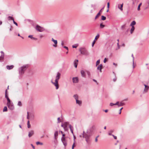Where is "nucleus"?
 Here are the masks:
<instances>
[{
	"label": "nucleus",
	"instance_id": "obj_1",
	"mask_svg": "<svg viewBox=\"0 0 149 149\" xmlns=\"http://www.w3.org/2000/svg\"><path fill=\"white\" fill-rule=\"evenodd\" d=\"M28 66L27 64L24 65L19 68L18 71L20 75H22L24 74V72L28 68Z\"/></svg>",
	"mask_w": 149,
	"mask_h": 149
},
{
	"label": "nucleus",
	"instance_id": "obj_2",
	"mask_svg": "<svg viewBox=\"0 0 149 149\" xmlns=\"http://www.w3.org/2000/svg\"><path fill=\"white\" fill-rule=\"evenodd\" d=\"M79 51L80 52L81 54L82 55L88 56L89 54V52L85 47H80L79 49Z\"/></svg>",
	"mask_w": 149,
	"mask_h": 149
},
{
	"label": "nucleus",
	"instance_id": "obj_3",
	"mask_svg": "<svg viewBox=\"0 0 149 149\" xmlns=\"http://www.w3.org/2000/svg\"><path fill=\"white\" fill-rule=\"evenodd\" d=\"M35 29L36 31L39 32H42L45 30V29L43 27H41L38 25H36Z\"/></svg>",
	"mask_w": 149,
	"mask_h": 149
},
{
	"label": "nucleus",
	"instance_id": "obj_4",
	"mask_svg": "<svg viewBox=\"0 0 149 149\" xmlns=\"http://www.w3.org/2000/svg\"><path fill=\"white\" fill-rule=\"evenodd\" d=\"M95 129V127L94 125H93L92 127L89 128L87 131V133L91 135L93 132L94 130Z\"/></svg>",
	"mask_w": 149,
	"mask_h": 149
},
{
	"label": "nucleus",
	"instance_id": "obj_5",
	"mask_svg": "<svg viewBox=\"0 0 149 149\" xmlns=\"http://www.w3.org/2000/svg\"><path fill=\"white\" fill-rule=\"evenodd\" d=\"M92 135L91 134H89L87 133V132L86 133H85V134H83V137L84 138H85V139H90V137Z\"/></svg>",
	"mask_w": 149,
	"mask_h": 149
},
{
	"label": "nucleus",
	"instance_id": "obj_6",
	"mask_svg": "<svg viewBox=\"0 0 149 149\" xmlns=\"http://www.w3.org/2000/svg\"><path fill=\"white\" fill-rule=\"evenodd\" d=\"M7 105L8 108L11 110H13L14 108V107L13 104L12 103H11V101L10 104H8V102H7Z\"/></svg>",
	"mask_w": 149,
	"mask_h": 149
},
{
	"label": "nucleus",
	"instance_id": "obj_7",
	"mask_svg": "<svg viewBox=\"0 0 149 149\" xmlns=\"http://www.w3.org/2000/svg\"><path fill=\"white\" fill-rule=\"evenodd\" d=\"M52 83L56 87V89L57 90L59 88V85L58 81H55V82H53L52 80L51 81Z\"/></svg>",
	"mask_w": 149,
	"mask_h": 149
},
{
	"label": "nucleus",
	"instance_id": "obj_8",
	"mask_svg": "<svg viewBox=\"0 0 149 149\" xmlns=\"http://www.w3.org/2000/svg\"><path fill=\"white\" fill-rule=\"evenodd\" d=\"M61 76V74L59 72H57V75L56 77V79L55 81H58L59 79L60 78Z\"/></svg>",
	"mask_w": 149,
	"mask_h": 149
},
{
	"label": "nucleus",
	"instance_id": "obj_9",
	"mask_svg": "<svg viewBox=\"0 0 149 149\" xmlns=\"http://www.w3.org/2000/svg\"><path fill=\"white\" fill-rule=\"evenodd\" d=\"M52 41L54 42V45H53V46L55 47H56L57 46V41L56 40H55L53 38L52 39Z\"/></svg>",
	"mask_w": 149,
	"mask_h": 149
},
{
	"label": "nucleus",
	"instance_id": "obj_10",
	"mask_svg": "<svg viewBox=\"0 0 149 149\" xmlns=\"http://www.w3.org/2000/svg\"><path fill=\"white\" fill-rule=\"evenodd\" d=\"M100 36V35L99 34H98L97 35L95 38V39L93 41V42L92 44V47H93L94 45V44L95 43V41H96V40H97L98 38H99Z\"/></svg>",
	"mask_w": 149,
	"mask_h": 149
},
{
	"label": "nucleus",
	"instance_id": "obj_11",
	"mask_svg": "<svg viewBox=\"0 0 149 149\" xmlns=\"http://www.w3.org/2000/svg\"><path fill=\"white\" fill-rule=\"evenodd\" d=\"M61 140L64 146H66L67 145V142L65 138L61 139Z\"/></svg>",
	"mask_w": 149,
	"mask_h": 149
},
{
	"label": "nucleus",
	"instance_id": "obj_12",
	"mask_svg": "<svg viewBox=\"0 0 149 149\" xmlns=\"http://www.w3.org/2000/svg\"><path fill=\"white\" fill-rule=\"evenodd\" d=\"M72 81L73 83H77L79 82L78 78L77 77H73L72 78Z\"/></svg>",
	"mask_w": 149,
	"mask_h": 149
},
{
	"label": "nucleus",
	"instance_id": "obj_13",
	"mask_svg": "<svg viewBox=\"0 0 149 149\" xmlns=\"http://www.w3.org/2000/svg\"><path fill=\"white\" fill-rule=\"evenodd\" d=\"M34 134V132L33 130H31L29 132L28 136L29 137H31Z\"/></svg>",
	"mask_w": 149,
	"mask_h": 149
},
{
	"label": "nucleus",
	"instance_id": "obj_14",
	"mask_svg": "<svg viewBox=\"0 0 149 149\" xmlns=\"http://www.w3.org/2000/svg\"><path fill=\"white\" fill-rule=\"evenodd\" d=\"M103 66L102 65V64H100V65H99L97 67V69L98 70H99L100 71V72H102V68Z\"/></svg>",
	"mask_w": 149,
	"mask_h": 149
},
{
	"label": "nucleus",
	"instance_id": "obj_15",
	"mask_svg": "<svg viewBox=\"0 0 149 149\" xmlns=\"http://www.w3.org/2000/svg\"><path fill=\"white\" fill-rule=\"evenodd\" d=\"M123 3L121 4H118V8L121 11L123 10Z\"/></svg>",
	"mask_w": 149,
	"mask_h": 149
},
{
	"label": "nucleus",
	"instance_id": "obj_16",
	"mask_svg": "<svg viewBox=\"0 0 149 149\" xmlns=\"http://www.w3.org/2000/svg\"><path fill=\"white\" fill-rule=\"evenodd\" d=\"M69 127L70 129V130L73 135H74L73 133V128L72 126L70 124L69 125Z\"/></svg>",
	"mask_w": 149,
	"mask_h": 149
},
{
	"label": "nucleus",
	"instance_id": "obj_17",
	"mask_svg": "<svg viewBox=\"0 0 149 149\" xmlns=\"http://www.w3.org/2000/svg\"><path fill=\"white\" fill-rule=\"evenodd\" d=\"M144 86L145 87V88L144 89V91L146 92H147L149 88V87L147 85H146L145 84H144Z\"/></svg>",
	"mask_w": 149,
	"mask_h": 149
},
{
	"label": "nucleus",
	"instance_id": "obj_18",
	"mask_svg": "<svg viewBox=\"0 0 149 149\" xmlns=\"http://www.w3.org/2000/svg\"><path fill=\"white\" fill-rule=\"evenodd\" d=\"M78 62V60H76L74 61V66L76 68L77 67Z\"/></svg>",
	"mask_w": 149,
	"mask_h": 149
},
{
	"label": "nucleus",
	"instance_id": "obj_19",
	"mask_svg": "<svg viewBox=\"0 0 149 149\" xmlns=\"http://www.w3.org/2000/svg\"><path fill=\"white\" fill-rule=\"evenodd\" d=\"M14 67V66L13 65H7L6 68L8 70H11Z\"/></svg>",
	"mask_w": 149,
	"mask_h": 149
},
{
	"label": "nucleus",
	"instance_id": "obj_20",
	"mask_svg": "<svg viewBox=\"0 0 149 149\" xmlns=\"http://www.w3.org/2000/svg\"><path fill=\"white\" fill-rule=\"evenodd\" d=\"M81 75L82 77H85L86 76V74L85 73L84 71L83 70H81Z\"/></svg>",
	"mask_w": 149,
	"mask_h": 149
},
{
	"label": "nucleus",
	"instance_id": "obj_21",
	"mask_svg": "<svg viewBox=\"0 0 149 149\" xmlns=\"http://www.w3.org/2000/svg\"><path fill=\"white\" fill-rule=\"evenodd\" d=\"M5 97L6 99L8 102V104H10V102L11 101L9 99L8 97V95H5Z\"/></svg>",
	"mask_w": 149,
	"mask_h": 149
},
{
	"label": "nucleus",
	"instance_id": "obj_22",
	"mask_svg": "<svg viewBox=\"0 0 149 149\" xmlns=\"http://www.w3.org/2000/svg\"><path fill=\"white\" fill-rule=\"evenodd\" d=\"M28 37V38H30L31 39L33 40H37V38L33 37L32 35H29Z\"/></svg>",
	"mask_w": 149,
	"mask_h": 149
},
{
	"label": "nucleus",
	"instance_id": "obj_23",
	"mask_svg": "<svg viewBox=\"0 0 149 149\" xmlns=\"http://www.w3.org/2000/svg\"><path fill=\"white\" fill-rule=\"evenodd\" d=\"M58 135V132L57 131H56L54 134V139H57V137H56Z\"/></svg>",
	"mask_w": 149,
	"mask_h": 149
},
{
	"label": "nucleus",
	"instance_id": "obj_24",
	"mask_svg": "<svg viewBox=\"0 0 149 149\" xmlns=\"http://www.w3.org/2000/svg\"><path fill=\"white\" fill-rule=\"evenodd\" d=\"M76 103L78 104L80 106L82 102L81 101L78 100H76Z\"/></svg>",
	"mask_w": 149,
	"mask_h": 149
},
{
	"label": "nucleus",
	"instance_id": "obj_25",
	"mask_svg": "<svg viewBox=\"0 0 149 149\" xmlns=\"http://www.w3.org/2000/svg\"><path fill=\"white\" fill-rule=\"evenodd\" d=\"M136 24V22L135 21H133L130 24V26L132 27L133 26H134V25H135Z\"/></svg>",
	"mask_w": 149,
	"mask_h": 149
},
{
	"label": "nucleus",
	"instance_id": "obj_26",
	"mask_svg": "<svg viewBox=\"0 0 149 149\" xmlns=\"http://www.w3.org/2000/svg\"><path fill=\"white\" fill-rule=\"evenodd\" d=\"M7 19L8 20H12L14 19V18L11 16H9L7 17Z\"/></svg>",
	"mask_w": 149,
	"mask_h": 149
},
{
	"label": "nucleus",
	"instance_id": "obj_27",
	"mask_svg": "<svg viewBox=\"0 0 149 149\" xmlns=\"http://www.w3.org/2000/svg\"><path fill=\"white\" fill-rule=\"evenodd\" d=\"M65 127H68V125H69V122H65L64 123Z\"/></svg>",
	"mask_w": 149,
	"mask_h": 149
},
{
	"label": "nucleus",
	"instance_id": "obj_28",
	"mask_svg": "<svg viewBox=\"0 0 149 149\" xmlns=\"http://www.w3.org/2000/svg\"><path fill=\"white\" fill-rule=\"evenodd\" d=\"M135 29V28L134 26H133L132 27V28L130 30V33L131 34L134 31Z\"/></svg>",
	"mask_w": 149,
	"mask_h": 149
},
{
	"label": "nucleus",
	"instance_id": "obj_29",
	"mask_svg": "<svg viewBox=\"0 0 149 149\" xmlns=\"http://www.w3.org/2000/svg\"><path fill=\"white\" fill-rule=\"evenodd\" d=\"M73 97L76 100H78V96L77 94L74 95L73 96Z\"/></svg>",
	"mask_w": 149,
	"mask_h": 149
},
{
	"label": "nucleus",
	"instance_id": "obj_30",
	"mask_svg": "<svg viewBox=\"0 0 149 149\" xmlns=\"http://www.w3.org/2000/svg\"><path fill=\"white\" fill-rule=\"evenodd\" d=\"M4 58V56H3V55H1L0 56V62H2V61L3 60Z\"/></svg>",
	"mask_w": 149,
	"mask_h": 149
},
{
	"label": "nucleus",
	"instance_id": "obj_31",
	"mask_svg": "<svg viewBox=\"0 0 149 149\" xmlns=\"http://www.w3.org/2000/svg\"><path fill=\"white\" fill-rule=\"evenodd\" d=\"M101 14L100 13L98 12V13L95 16V19H96L101 15Z\"/></svg>",
	"mask_w": 149,
	"mask_h": 149
},
{
	"label": "nucleus",
	"instance_id": "obj_32",
	"mask_svg": "<svg viewBox=\"0 0 149 149\" xmlns=\"http://www.w3.org/2000/svg\"><path fill=\"white\" fill-rule=\"evenodd\" d=\"M106 19V17L103 16V15H102L101 16V20H105Z\"/></svg>",
	"mask_w": 149,
	"mask_h": 149
},
{
	"label": "nucleus",
	"instance_id": "obj_33",
	"mask_svg": "<svg viewBox=\"0 0 149 149\" xmlns=\"http://www.w3.org/2000/svg\"><path fill=\"white\" fill-rule=\"evenodd\" d=\"M7 107L6 106H5V107L4 108H3V112H6V111H7Z\"/></svg>",
	"mask_w": 149,
	"mask_h": 149
},
{
	"label": "nucleus",
	"instance_id": "obj_34",
	"mask_svg": "<svg viewBox=\"0 0 149 149\" xmlns=\"http://www.w3.org/2000/svg\"><path fill=\"white\" fill-rule=\"evenodd\" d=\"M91 6L93 8L94 10H96V7L95 5H92Z\"/></svg>",
	"mask_w": 149,
	"mask_h": 149
},
{
	"label": "nucleus",
	"instance_id": "obj_35",
	"mask_svg": "<svg viewBox=\"0 0 149 149\" xmlns=\"http://www.w3.org/2000/svg\"><path fill=\"white\" fill-rule=\"evenodd\" d=\"M27 127L28 128H30L31 127V125L30 124V122L29 120L27 121Z\"/></svg>",
	"mask_w": 149,
	"mask_h": 149
},
{
	"label": "nucleus",
	"instance_id": "obj_36",
	"mask_svg": "<svg viewBox=\"0 0 149 149\" xmlns=\"http://www.w3.org/2000/svg\"><path fill=\"white\" fill-rule=\"evenodd\" d=\"M105 26L102 23H101L100 25V27L101 29L103 28L104 27H105Z\"/></svg>",
	"mask_w": 149,
	"mask_h": 149
},
{
	"label": "nucleus",
	"instance_id": "obj_37",
	"mask_svg": "<svg viewBox=\"0 0 149 149\" xmlns=\"http://www.w3.org/2000/svg\"><path fill=\"white\" fill-rule=\"evenodd\" d=\"M141 5H142V3H141L139 4V6H138V8H137V10H138L139 11L140 10V7L141 6Z\"/></svg>",
	"mask_w": 149,
	"mask_h": 149
},
{
	"label": "nucleus",
	"instance_id": "obj_38",
	"mask_svg": "<svg viewBox=\"0 0 149 149\" xmlns=\"http://www.w3.org/2000/svg\"><path fill=\"white\" fill-rule=\"evenodd\" d=\"M36 143L37 145H42L43 144V143H41L39 141H37Z\"/></svg>",
	"mask_w": 149,
	"mask_h": 149
},
{
	"label": "nucleus",
	"instance_id": "obj_39",
	"mask_svg": "<svg viewBox=\"0 0 149 149\" xmlns=\"http://www.w3.org/2000/svg\"><path fill=\"white\" fill-rule=\"evenodd\" d=\"M125 104L123 102H120V103H119V107L120 106H123Z\"/></svg>",
	"mask_w": 149,
	"mask_h": 149
},
{
	"label": "nucleus",
	"instance_id": "obj_40",
	"mask_svg": "<svg viewBox=\"0 0 149 149\" xmlns=\"http://www.w3.org/2000/svg\"><path fill=\"white\" fill-rule=\"evenodd\" d=\"M100 59L98 60L96 62V66H97L98 65H99L100 63Z\"/></svg>",
	"mask_w": 149,
	"mask_h": 149
},
{
	"label": "nucleus",
	"instance_id": "obj_41",
	"mask_svg": "<svg viewBox=\"0 0 149 149\" xmlns=\"http://www.w3.org/2000/svg\"><path fill=\"white\" fill-rule=\"evenodd\" d=\"M132 57L133 58V68H134V56H133V54H132Z\"/></svg>",
	"mask_w": 149,
	"mask_h": 149
},
{
	"label": "nucleus",
	"instance_id": "obj_42",
	"mask_svg": "<svg viewBox=\"0 0 149 149\" xmlns=\"http://www.w3.org/2000/svg\"><path fill=\"white\" fill-rule=\"evenodd\" d=\"M125 26H126L125 24L122 25L121 26V29L122 30L124 29V28H125Z\"/></svg>",
	"mask_w": 149,
	"mask_h": 149
},
{
	"label": "nucleus",
	"instance_id": "obj_43",
	"mask_svg": "<svg viewBox=\"0 0 149 149\" xmlns=\"http://www.w3.org/2000/svg\"><path fill=\"white\" fill-rule=\"evenodd\" d=\"M18 105L20 106H22V103L21 101H19L18 102Z\"/></svg>",
	"mask_w": 149,
	"mask_h": 149
},
{
	"label": "nucleus",
	"instance_id": "obj_44",
	"mask_svg": "<svg viewBox=\"0 0 149 149\" xmlns=\"http://www.w3.org/2000/svg\"><path fill=\"white\" fill-rule=\"evenodd\" d=\"M104 7L103 8H102L99 11V13H100L101 14L102 13V10L104 9Z\"/></svg>",
	"mask_w": 149,
	"mask_h": 149
},
{
	"label": "nucleus",
	"instance_id": "obj_45",
	"mask_svg": "<svg viewBox=\"0 0 149 149\" xmlns=\"http://www.w3.org/2000/svg\"><path fill=\"white\" fill-rule=\"evenodd\" d=\"M75 142H74L72 145V149H74V147L75 146Z\"/></svg>",
	"mask_w": 149,
	"mask_h": 149
},
{
	"label": "nucleus",
	"instance_id": "obj_46",
	"mask_svg": "<svg viewBox=\"0 0 149 149\" xmlns=\"http://www.w3.org/2000/svg\"><path fill=\"white\" fill-rule=\"evenodd\" d=\"M57 120H58V123H60L61 122V120L60 119V117H58V118H57Z\"/></svg>",
	"mask_w": 149,
	"mask_h": 149
},
{
	"label": "nucleus",
	"instance_id": "obj_47",
	"mask_svg": "<svg viewBox=\"0 0 149 149\" xmlns=\"http://www.w3.org/2000/svg\"><path fill=\"white\" fill-rule=\"evenodd\" d=\"M27 119H29V112H27Z\"/></svg>",
	"mask_w": 149,
	"mask_h": 149
},
{
	"label": "nucleus",
	"instance_id": "obj_48",
	"mask_svg": "<svg viewBox=\"0 0 149 149\" xmlns=\"http://www.w3.org/2000/svg\"><path fill=\"white\" fill-rule=\"evenodd\" d=\"M64 128V130L66 131H67L68 130V127H64V128Z\"/></svg>",
	"mask_w": 149,
	"mask_h": 149
},
{
	"label": "nucleus",
	"instance_id": "obj_49",
	"mask_svg": "<svg viewBox=\"0 0 149 149\" xmlns=\"http://www.w3.org/2000/svg\"><path fill=\"white\" fill-rule=\"evenodd\" d=\"M119 102L118 101L116 103L114 104L115 105H117L118 107H119Z\"/></svg>",
	"mask_w": 149,
	"mask_h": 149
},
{
	"label": "nucleus",
	"instance_id": "obj_50",
	"mask_svg": "<svg viewBox=\"0 0 149 149\" xmlns=\"http://www.w3.org/2000/svg\"><path fill=\"white\" fill-rule=\"evenodd\" d=\"M13 23L14 24H15L16 26H18L16 22H15V21L14 19H13Z\"/></svg>",
	"mask_w": 149,
	"mask_h": 149
},
{
	"label": "nucleus",
	"instance_id": "obj_51",
	"mask_svg": "<svg viewBox=\"0 0 149 149\" xmlns=\"http://www.w3.org/2000/svg\"><path fill=\"white\" fill-rule=\"evenodd\" d=\"M85 140L87 143H88V142L90 141V139H85Z\"/></svg>",
	"mask_w": 149,
	"mask_h": 149
},
{
	"label": "nucleus",
	"instance_id": "obj_52",
	"mask_svg": "<svg viewBox=\"0 0 149 149\" xmlns=\"http://www.w3.org/2000/svg\"><path fill=\"white\" fill-rule=\"evenodd\" d=\"M64 48L65 49H66L68 51V47L66 46H63Z\"/></svg>",
	"mask_w": 149,
	"mask_h": 149
},
{
	"label": "nucleus",
	"instance_id": "obj_53",
	"mask_svg": "<svg viewBox=\"0 0 149 149\" xmlns=\"http://www.w3.org/2000/svg\"><path fill=\"white\" fill-rule=\"evenodd\" d=\"M123 107H122L121 108H120V109L119 110V114H120L121 113V110L123 109Z\"/></svg>",
	"mask_w": 149,
	"mask_h": 149
},
{
	"label": "nucleus",
	"instance_id": "obj_54",
	"mask_svg": "<svg viewBox=\"0 0 149 149\" xmlns=\"http://www.w3.org/2000/svg\"><path fill=\"white\" fill-rule=\"evenodd\" d=\"M114 105V104H113V103H111L110 104V105L111 106H113V105Z\"/></svg>",
	"mask_w": 149,
	"mask_h": 149
},
{
	"label": "nucleus",
	"instance_id": "obj_55",
	"mask_svg": "<svg viewBox=\"0 0 149 149\" xmlns=\"http://www.w3.org/2000/svg\"><path fill=\"white\" fill-rule=\"evenodd\" d=\"M116 79H117V78L116 77H115V78L113 79V80L114 82H115L116 80Z\"/></svg>",
	"mask_w": 149,
	"mask_h": 149
},
{
	"label": "nucleus",
	"instance_id": "obj_56",
	"mask_svg": "<svg viewBox=\"0 0 149 149\" xmlns=\"http://www.w3.org/2000/svg\"><path fill=\"white\" fill-rule=\"evenodd\" d=\"M72 47L73 48H76L77 47V46H76L75 45H72Z\"/></svg>",
	"mask_w": 149,
	"mask_h": 149
},
{
	"label": "nucleus",
	"instance_id": "obj_57",
	"mask_svg": "<svg viewBox=\"0 0 149 149\" xmlns=\"http://www.w3.org/2000/svg\"><path fill=\"white\" fill-rule=\"evenodd\" d=\"M107 59L106 58H105L104 60V63H105L107 61Z\"/></svg>",
	"mask_w": 149,
	"mask_h": 149
},
{
	"label": "nucleus",
	"instance_id": "obj_58",
	"mask_svg": "<svg viewBox=\"0 0 149 149\" xmlns=\"http://www.w3.org/2000/svg\"><path fill=\"white\" fill-rule=\"evenodd\" d=\"M62 134V136L61 138V139H63V138H65V134Z\"/></svg>",
	"mask_w": 149,
	"mask_h": 149
},
{
	"label": "nucleus",
	"instance_id": "obj_59",
	"mask_svg": "<svg viewBox=\"0 0 149 149\" xmlns=\"http://www.w3.org/2000/svg\"><path fill=\"white\" fill-rule=\"evenodd\" d=\"M112 136H113V137H114V138L115 139H117V137L116 136H115L114 135H113Z\"/></svg>",
	"mask_w": 149,
	"mask_h": 149
},
{
	"label": "nucleus",
	"instance_id": "obj_60",
	"mask_svg": "<svg viewBox=\"0 0 149 149\" xmlns=\"http://www.w3.org/2000/svg\"><path fill=\"white\" fill-rule=\"evenodd\" d=\"M107 7L108 8H109V2L107 3Z\"/></svg>",
	"mask_w": 149,
	"mask_h": 149
},
{
	"label": "nucleus",
	"instance_id": "obj_61",
	"mask_svg": "<svg viewBox=\"0 0 149 149\" xmlns=\"http://www.w3.org/2000/svg\"><path fill=\"white\" fill-rule=\"evenodd\" d=\"M1 55H3V56H4V52L3 51H1Z\"/></svg>",
	"mask_w": 149,
	"mask_h": 149
},
{
	"label": "nucleus",
	"instance_id": "obj_62",
	"mask_svg": "<svg viewBox=\"0 0 149 149\" xmlns=\"http://www.w3.org/2000/svg\"><path fill=\"white\" fill-rule=\"evenodd\" d=\"M73 135V137H74V142H75V139H76V137L74 135Z\"/></svg>",
	"mask_w": 149,
	"mask_h": 149
},
{
	"label": "nucleus",
	"instance_id": "obj_63",
	"mask_svg": "<svg viewBox=\"0 0 149 149\" xmlns=\"http://www.w3.org/2000/svg\"><path fill=\"white\" fill-rule=\"evenodd\" d=\"M31 146H32V148L33 149H35V147L32 144H31Z\"/></svg>",
	"mask_w": 149,
	"mask_h": 149
},
{
	"label": "nucleus",
	"instance_id": "obj_64",
	"mask_svg": "<svg viewBox=\"0 0 149 149\" xmlns=\"http://www.w3.org/2000/svg\"><path fill=\"white\" fill-rule=\"evenodd\" d=\"M61 126L64 128V127H65L64 124H62L61 125Z\"/></svg>",
	"mask_w": 149,
	"mask_h": 149
}]
</instances>
